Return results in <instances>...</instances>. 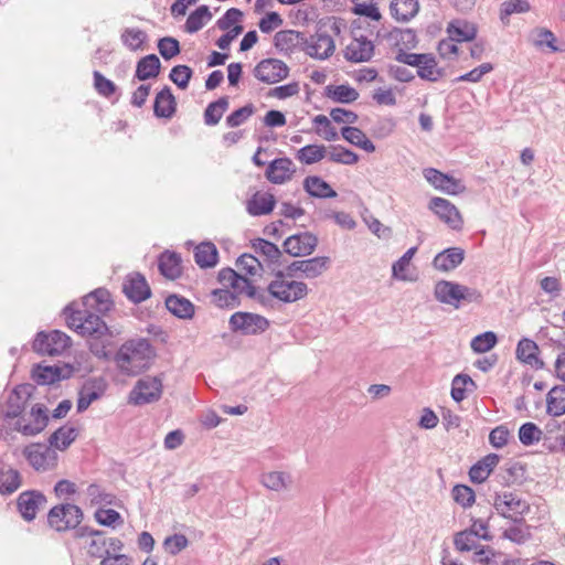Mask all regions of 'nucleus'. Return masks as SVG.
<instances>
[{"mask_svg": "<svg viewBox=\"0 0 565 565\" xmlns=\"http://www.w3.org/2000/svg\"><path fill=\"white\" fill-rule=\"evenodd\" d=\"M77 437V429L73 426L64 425L56 429L49 438V444L55 450H65Z\"/></svg>", "mask_w": 565, "mask_h": 565, "instance_id": "e433bc0d", "label": "nucleus"}, {"mask_svg": "<svg viewBox=\"0 0 565 565\" xmlns=\"http://www.w3.org/2000/svg\"><path fill=\"white\" fill-rule=\"evenodd\" d=\"M32 377L39 385L53 384L62 379L61 369L57 366L38 365L32 372Z\"/></svg>", "mask_w": 565, "mask_h": 565, "instance_id": "09e8293b", "label": "nucleus"}, {"mask_svg": "<svg viewBox=\"0 0 565 565\" xmlns=\"http://www.w3.org/2000/svg\"><path fill=\"white\" fill-rule=\"evenodd\" d=\"M342 137L355 147L366 152H374V143L365 136V134L356 127L345 126L341 129Z\"/></svg>", "mask_w": 565, "mask_h": 565, "instance_id": "a19ab883", "label": "nucleus"}, {"mask_svg": "<svg viewBox=\"0 0 565 565\" xmlns=\"http://www.w3.org/2000/svg\"><path fill=\"white\" fill-rule=\"evenodd\" d=\"M429 209L451 230L460 231L462 228L461 214L450 201L435 196L429 202Z\"/></svg>", "mask_w": 565, "mask_h": 565, "instance_id": "2eb2a0df", "label": "nucleus"}, {"mask_svg": "<svg viewBox=\"0 0 565 565\" xmlns=\"http://www.w3.org/2000/svg\"><path fill=\"white\" fill-rule=\"evenodd\" d=\"M46 502L45 495L36 490L21 492L17 500L18 510L25 521L35 519L38 510Z\"/></svg>", "mask_w": 565, "mask_h": 565, "instance_id": "6ab92c4d", "label": "nucleus"}, {"mask_svg": "<svg viewBox=\"0 0 565 565\" xmlns=\"http://www.w3.org/2000/svg\"><path fill=\"white\" fill-rule=\"evenodd\" d=\"M267 291L270 297L280 302L292 303L306 298L309 289L306 282L289 280L281 270H278L268 284Z\"/></svg>", "mask_w": 565, "mask_h": 565, "instance_id": "20e7f679", "label": "nucleus"}, {"mask_svg": "<svg viewBox=\"0 0 565 565\" xmlns=\"http://www.w3.org/2000/svg\"><path fill=\"white\" fill-rule=\"evenodd\" d=\"M479 539L468 529L458 532L454 537V545L460 552H469L479 547Z\"/></svg>", "mask_w": 565, "mask_h": 565, "instance_id": "6e6d98bb", "label": "nucleus"}, {"mask_svg": "<svg viewBox=\"0 0 565 565\" xmlns=\"http://www.w3.org/2000/svg\"><path fill=\"white\" fill-rule=\"evenodd\" d=\"M49 424L47 408L43 404H33L12 420L10 431H18L23 436H35L43 431Z\"/></svg>", "mask_w": 565, "mask_h": 565, "instance_id": "39448f33", "label": "nucleus"}, {"mask_svg": "<svg viewBox=\"0 0 565 565\" xmlns=\"http://www.w3.org/2000/svg\"><path fill=\"white\" fill-rule=\"evenodd\" d=\"M531 10V4L527 0H508L500 7V20L503 23L509 22V17L513 13H524Z\"/></svg>", "mask_w": 565, "mask_h": 565, "instance_id": "3c124183", "label": "nucleus"}, {"mask_svg": "<svg viewBox=\"0 0 565 565\" xmlns=\"http://www.w3.org/2000/svg\"><path fill=\"white\" fill-rule=\"evenodd\" d=\"M498 342L497 334L492 331H486L476 335L470 343V347L476 353H486L490 351Z\"/></svg>", "mask_w": 565, "mask_h": 565, "instance_id": "603ef678", "label": "nucleus"}, {"mask_svg": "<svg viewBox=\"0 0 565 565\" xmlns=\"http://www.w3.org/2000/svg\"><path fill=\"white\" fill-rule=\"evenodd\" d=\"M318 245V237L310 232L290 235L282 244L284 250L292 257L311 255Z\"/></svg>", "mask_w": 565, "mask_h": 565, "instance_id": "4468645a", "label": "nucleus"}, {"mask_svg": "<svg viewBox=\"0 0 565 565\" xmlns=\"http://www.w3.org/2000/svg\"><path fill=\"white\" fill-rule=\"evenodd\" d=\"M395 61L415 67L416 71H434L437 65L434 54L409 53L404 49H398Z\"/></svg>", "mask_w": 565, "mask_h": 565, "instance_id": "412c9836", "label": "nucleus"}, {"mask_svg": "<svg viewBox=\"0 0 565 565\" xmlns=\"http://www.w3.org/2000/svg\"><path fill=\"white\" fill-rule=\"evenodd\" d=\"M493 507L499 514L511 519L513 523H520L524 515L530 512V503L520 494L510 491L497 493L493 499Z\"/></svg>", "mask_w": 565, "mask_h": 565, "instance_id": "6e6552de", "label": "nucleus"}, {"mask_svg": "<svg viewBox=\"0 0 565 565\" xmlns=\"http://www.w3.org/2000/svg\"><path fill=\"white\" fill-rule=\"evenodd\" d=\"M122 292L134 303H140L151 296V289L140 273L127 275L122 284Z\"/></svg>", "mask_w": 565, "mask_h": 565, "instance_id": "dca6fc26", "label": "nucleus"}, {"mask_svg": "<svg viewBox=\"0 0 565 565\" xmlns=\"http://www.w3.org/2000/svg\"><path fill=\"white\" fill-rule=\"evenodd\" d=\"M465 259V250L460 247H450L438 253L433 265L440 271H449L457 268Z\"/></svg>", "mask_w": 565, "mask_h": 565, "instance_id": "b1692460", "label": "nucleus"}, {"mask_svg": "<svg viewBox=\"0 0 565 565\" xmlns=\"http://www.w3.org/2000/svg\"><path fill=\"white\" fill-rule=\"evenodd\" d=\"M434 295L439 302L456 309L473 302L479 303L482 300L478 289L448 280L438 281L435 285Z\"/></svg>", "mask_w": 565, "mask_h": 565, "instance_id": "7ed1b4c3", "label": "nucleus"}, {"mask_svg": "<svg viewBox=\"0 0 565 565\" xmlns=\"http://www.w3.org/2000/svg\"><path fill=\"white\" fill-rule=\"evenodd\" d=\"M454 500L463 508L471 507L476 495L473 490L465 484H457L452 489Z\"/></svg>", "mask_w": 565, "mask_h": 565, "instance_id": "69168bd1", "label": "nucleus"}, {"mask_svg": "<svg viewBox=\"0 0 565 565\" xmlns=\"http://www.w3.org/2000/svg\"><path fill=\"white\" fill-rule=\"evenodd\" d=\"M303 189L310 196L318 199H333L338 195L327 181L317 175L305 178Z\"/></svg>", "mask_w": 565, "mask_h": 565, "instance_id": "bb28decb", "label": "nucleus"}, {"mask_svg": "<svg viewBox=\"0 0 565 565\" xmlns=\"http://www.w3.org/2000/svg\"><path fill=\"white\" fill-rule=\"evenodd\" d=\"M89 351L98 359L109 360L111 356L113 335L108 331L87 339Z\"/></svg>", "mask_w": 565, "mask_h": 565, "instance_id": "c85d7f7f", "label": "nucleus"}, {"mask_svg": "<svg viewBox=\"0 0 565 565\" xmlns=\"http://www.w3.org/2000/svg\"><path fill=\"white\" fill-rule=\"evenodd\" d=\"M153 113L158 118H171L175 113V99L169 87L162 88L157 94Z\"/></svg>", "mask_w": 565, "mask_h": 565, "instance_id": "c756f323", "label": "nucleus"}, {"mask_svg": "<svg viewBox=\"0 0 565 565\" xmlns=\"http://www.w3.org/2000/svg\"><path fill=\"white\" fill-rule=\"evenodd\" d=\"M327 23L319 22L315 35L306 38L305 54L315 58L326 60L334 52L335 44L326 30Z\"/></svg>", "mask_w": 565, "mask_h": 565, "instance_id": "ddd939ff", "label": "nucleus"}, {"mask_svg": "<svg viewBox=\"0 0 565 565\" xmlns=\"http://www.w3.org/2000/svg\"><path fill=\"white\" fill-rule=\"evenodd\" d=\"M212 17L213 14L210 11V8L202 4L189 14L184 29L188 33H196L212 19Z\"/></svg>", "mask_w": 565, "mask_h": 565, "instance_id": "4c0bfd02", "label": "nucleus"}, {"mask_svg": "<svg viewBox=\"0 0 565 565\" xmlns=\"http://www.w3.org/2000/svg\"><path fill=\"white\" fill-rule=\"evenodd\" d=\"M154 356L156 351L150 341L137 338L122 343L114 361L121 373L135 376L147 370Z\"/></svg>", "mask_w": 565, "mask_h": 565, "instance_id": "f03ea898", "label": "nucleus"}, {"mask_svg": "<svg viewBox=\"0 0 565 565\" xmlns=\"http://www.w3.org/2000/svg\"><path fill=\"white\" fill-rule=\"evenodd\" d=\"M103 393L104 388L95 382L85 383L78 393L77 413L86 411L93 402L102 397Z\"/></svg>", "mask_w": 565, "mask_h": 565, "instance_id": "c9c22d12", "label": "nucleus"}, {"mask_svg": "<svg viewBox=\"0 0 565 565\" xmlns=\"http://www.w3.org/2000/svg\"><path fill=\"white\" fill-rule=\"evenodd\" d=\"M233 292L237 295H246L248 298L262 300L263 295H259L257 288L250 280L238 274L237 281L231 287Z\"/></svg>", "mask_w": 565, "mask_h": 565, "instance_id": "052dcab7", "label": "nucleus"}, {"mask_svg": "<svg viewBox=\"0 0 565 565\" xmlns=\"http://www.w3.org/2000/svg\"><path fill=\"white\" fill-rule=\"evenodd\" d=\"M533 42L540 49L547 47L551 52L559 51V49L555 45L556 38L554 33L547 29H539L535 32Z\"/></svg>", "mask_w": 565, "mask_h": 565, "instance_id": "338daca9", "label": "nucleus"}, {"mask_svg": "<svg viewBox=\"0 0 565 565\" xmlns=\"http://www.w3.org/2000/svg\"><path fill=\"white\" fill-rule=\"evenodd\" d=\"M71 343V338L63 331H40L33 341V350L43 355L56 356L63 354Z\"/></svg>", "mask_w": 565, "mask_h": 565, "instance_id": "9d476101", "label": "nucleus"}, {"mask_svg": "<svg viewBox=\"0 0 565 565\" xmlns=\"http://www.w3.org/2000/svg\"><path fill=\"white\" fill-rule=\"evenodd\" d=\"M546 411L551 416L565 414V386H554L546 396Z\"/></svg>", "mask_w": 565, "mask_h": 565, "instance_id": "79ce46f5", "label": "nucleus"}, {"mask_svg": "<svg viewBox=\"0 0 565 565\" xmlns=\"http://www.w3.org/2000/svg\"><path fill=\"white\" fill-rule=\"evenodd\" d=\"M276 205V199L267 192H256L246 203V210L252 216L269 214Z\"/></svg>", "mask_w": 565, "mask_h": 565, "instance_id": "393cba45", "label": "nucleus"}, {"mask_svg": "<svg viewBox=\"0 0 565 565\" xmlns=\"http://www.w3.org/2000/svg\"><path fill=\"white\" fill-rule=\"evenodd\" d=\"M212 296L213 301L220 308H235L239 305L237 295L227 289L214 290Z\"/></svg>", "mask_w": 565, "mask_h": 565, "instance_id": "0e129e2a", "label": "nucleus"}, {"mask_svg": "<svg viewBox=\"0 0 565 565\" xmlns=\"http://www.w3.org/2000/svg\"><path fill=\"white\" fill-rule=\"evenodd\" d=\"M374 51L373 42L365 35H354L353 41L345 47L344 56L348 61L360 63L371 58Z\"/></svg>", "mask_w": 565, "mask_h": 565, "instance_id": "aec40b11", "label": "nucleus"}, {"mask_svg": "<svg viewBox=\"0 0 565 565\" xmlns=\"http://www.w3.org/2000/svg\"><path fill=\"white\" fill-rule=\"evenodd\" d=\"M404 93V88L397 85H388L381 86L374 89L372 94L373 100L377 105H385L388 107H394L397 105V95H402Z\"/></svg>", "mask_w": 565, "mask_h": 565, "instance_id": "37998d69", "label": "nucleus"}, {"mask_svg": "<svg viewBox=\"0 0 565 565\" xmlns=\"http://www.w3.org/2000/svg\"><path fill=\"white\" fill-rule=\"evenodd\" d=\"M379 1L380 0H369V2H355V6L352 8V12L356 15L380 22L382 14L377 8Z\"/></svg>", "mask_w": 565, "mask_h": 565, "instance_id": "864d4df0", "label": "nucleus"}, {"mask_svg": "<svg viewBox=\"0 0 565 565\" xmlns=\"http://www.w3.org/2000/svg\"><path fill=\"white\" fill-rule=\"evenodd\" d=\"M423 174L427 182H429L435 189L447 194L455 195L461 193L465 189L460 181L435 168L424 169Z\"/></svg>", "mask_w": 565, "mask_h": 565, "instance_id": "a211bd4d", "label": "nucleus"}, {"mask_svg": "<svg viewBox=\"0 0 565 565\" xmlns=\"http://www.w3.org/2000/svg\"><path fill=\"white\" fill-rule=\"evenodd\" d=\"M162 381L158 376L139 379L129 393V403L136 406L151 404L161 398Z\"/></svg>", "mask_w": 565, "mask_h": 565, "instance_id": "9b49d317", "label": "nucleus"}, {"mask_svg": "<svg viewBox=\"0 0 565 565\" xmlns=\"http://www.w3.org/2000/svg\"><path fill=\"white\" fill-rule=\"evenodd\" d=\"M324 95L337 103L350 104L359 98L356 89L350 85H328L324 89Z\"/></svg>", "mask_w": 565, "mask_h": 565, "instance_id": "58836bf2", "label": "nucleus"}, {"mask_svg": "<svg viewBox=\"0 0 565 565\" xmlns=\"http://www.w3.org/2000/svg\"><path fill=\"white\" fill-rule=\"evenodd\" d=\"M230 329L243 335H257L264 333L270 326L269 320L258 313L237 311L228 320Z\"/></svg>", "mask_w": 565, "mask_h": 565, "instance_id": "1a4fd4ad", "label": "nucleus"}, {"mask_svg": "<svg viewBox=\"0 0 565 565\" xmlns=\"http://www.w3.org/2000/svg\"><path fill=\"white\" fill-rule=\"evenodd\" d=\"M121 40L125 45L136 51L141 49L147 40V33L140 29H126L121 34Z\"/></svg>", "mask_w": 565, "mask_h": 565, "instance_id": "680f3d73", "label": "nucleus"}, {"mask_svg": "<svg viewBox=\"0 0 565 565\" xmlns=\"http://www.w3.org/2000/svg\"><path fill=\"white\" fill-rule=\"evenodd\" d=\"M254 114L252 104L245 105L226 117V125L231 128L243 125Z\"/></svg>", "mask_w": 565, "mask_h": 565, "instance_id": "774afa93", "label": "nucleus"}, {"mask_svg": "<svg viewBox=\"0 0 565 565\" xmlns=\"http://www.w3.org/2000/svg\"><path fill=\"white\" fill-rule=\"evenodd\" d=\"M294 173V162L287 157L273 160L266 169V178L275 184H282L290 180Z\"/></svg>", "mask_w": 565, "mask_h": 565, "instance_id": "4be33fe9", "label": "nucleus"}, {"mask_svg": "<svg viewBox=\"0 0 565 565\" xmlns=\"http://www.w3.org/2000/svg\"><path fill=\"white\" fill-rule=\"evenodd\" d=\"M166 308L179 319H191L194 316V305L182 296L167 297Z\"/></svg>", "mask_w": 565, "mask_h": 565, "instance_id": "2f4dec72", "label": "nucleus"}, {"mask_svg": "<svg viewBox=\"0 0 565 565\" xmlns=\"http://www.w3.org/2000/svg\"><path fill=\"white\" fill-rule=\"evenodd\" d=\"M303 278L313 279L321 276L328 270L330 265V258L327 256H317L308 259H303Z\"/></svg>", "mask_w": 565, "mask_h": 565, "instance_id": "c03bdc74", "label": "nucleus"}, {"mask_svg": "<svg viewBox=\"0 0 565 565\" xmlns=\"http://www.w3.org/2000/svg\"><path fill=\"white\" fill-rule=\"evenodd\" d=\"M21 486V476L18 470L0 461V493L11 494Z\"/></svg>", "mask_w": 565, "mask_h": 565, "instance_id": "f704fd0d", "label": "nucleus"}, {"mask_svg": "<svg viewBox=\"0 0 565 565\" xmlns=\"http://www.w3.org/2000/svg\"><path fill=\"white\" fill-rule=\"evenodd\" d=\"M328 156L331 161L348 166L354 164L359 160L355 152L339 145L331 147Z\"/></svg>", "mask_w": 565, "mask_h": 565, "instance_id": "4d7b16f0", "label": "nucleus"}, {"mask_svg": "<svg viewBox=\"0 0 565 565\" xmlns=\"http://www.w3.org/2000/svg\"><path fill=\"white\" fill-rule=\"evenodd\" d=\"M515 354L519 361L529 364L535 370L544 367V362L539 358V347L531 339H521L516 345Z\"/></svg>", "mask_w": 565, "mask_h": 565, "instance_id": "5701e85b", "label": "nucleus"}, {"mask_svg": "<svg viewBox=\"0 0 565 565\" xmlns=\"http://www.w3.org/2000/svg\"><path fill=\"white\" fill-rule=\"evenodd\" d=\"M327 154L326 147L323 145H307L300 148L296 158L305 164H313L322 160Z\"/></svg>", "mask_w": 565, "mask_h": 565, "instance_id": "49530a36", "label": "nucleus"}, {"mask_svg": "<svg viewBox=\"0 0 565 565\" xmlns=\"http://www.w3.org/2000/svg\"><path fill=\"white\" fill-rule=\"evenodd\" d=\"M34 386L30 383L17 385L9 394L1 407V417L4 426L11 427L12 420L30 407V398Z\"/></svg>", "mask_w": 565, "mask_h": 565, "instance_id": "423d86ee", "label": "nucleus"}, {"mask_svg": "<svg viewBox=\"0 0 565 565\" xmlns=\"http://www.w3.org/2000/svg\"><path fill=\"white\" fill-rule=\"evenodd\" d=\"M477 388V384L468 374H457L451 382L450 395L452 399L460 403L466 398L467 392H473Z\"/></svg>", "mask_w": 565, "mask_h": 565, "instance_id": "ea45409f", "label": "nucleus"}, {"mask_svg": "<svg viewBox=\"0 0 565 565\" xmlns=\"http://www.w3.org/2000/svg\"><path fill=\"white\" fill-rule=\"evenodd\" d=\"M289 476L281 471L266 472L260 476V483L269 490L281 491L287 488Z\"/></svg>", "mask_w": 565, "mask_h": 565, "instance_id": "8fccbe9b", "label": "nucleus"}, {"mask_svg": "<svg viewBox=\"0 0 565 565\" xmlns=\"http://www.w3.org/2000/svg\"><path fill=\"white\" fill-rule=\"evenodd\" d=\"M503 537L514 543L522 544L530 537L529 526L524 524V520L520 523H514L504 530Z\"/></svg>", "mask_w": 565, "mask_h": 565, "instance_id": "e2e57ef3", "label": "nucleus"}, {"mask_svg": "<svg viewBox=\"0 0 565 565\" xmlns=\"http://www.w3.org/2000/svg\"><path fill=\"white\" fill-rule=\"evenodd\" d=\"M391 15L399 22H408L419 11L418 0H392L390 4Z\"/></svg>", "mask_w": 565, "mask_h": 565, "instance_id": "cd10ccee", "label": "nucleus"}, {"mask_svg": "<svg viewBox=\"0 0 565 565\" xmlns=\"http://www.w3.org/2000/svg\"><path fill=\"white\" fill-rule=\"evenodd\" d=\"M542 435L543 431L534 423H525L519 429V439L524 446L540 441Z\"/></svg>", "mask_w": 565, "mask_h": 565, "instance_id": "bf43d9fd", "label": "nucleus"}, {"mask_svg": "<svg viewBox=\"0 0 565 565\" xmlns=\"http://www.w3.org/2000/svg\"><path fill=\"white\" fill-rule=\"evenodd\" d=\"M387 38L394 40L396 45H401L404 50H412L417 45V35L413 29L393 28L387 33Z\"/></svg>", "mask_w": 565, "mask_h": 565, "instance_id": "a18cd8bd", "label": "nucleus"}, {"mask_svg": "<svg viewBox=\"0 0 565 565\" xmlns=\"http://www.w3.org/2000/svg\"><path fill=\"white\" fill-rule=\"evenodd\" d=\"M253 248L257 254L263 255L270 264H279L281 250L276 244L264 238H257L253 242Z\"/></svg>", "mask_w": 565, "mask_h": 565, "instance_id": "de8ad7c7", "label": "nucleus"}, {"mask_svg": "<svg viewBox=\"0 0 565 565\" xmlns=\"http://www.w3.org/2000/svg\"><path fill=\"white\" fill-rule=\"evenodd\" d=\"M450 38L457 42H470L477 35V26L466 20H454L447 26Z\"/></svg>", "mask_w": 565, "mask_h": 565, "instance_id": "7c9ffc66", "label": "nucleus"}, {"mask_svg": "<svg viewBox=\"0 0 565 565\" xmlns=\"http://www.w3.org/2000/svg\"><path fill=\"white\" fill-rule=\"evenodd\" d=\"M158 51L163 60L168 61L181 52L180 42L172 36H164L158 40Z\"/></svg>", "mask_w": 565, "mask_h": 565, "instance_id": "13d9d810", "label": "nucleus"}, {"mask_svg": "<svg viewBox=\"0 0 565 565\" xmlns=\"http://www.w3.org/2000/svg\"><path fill=\"white\" fill-rule=\"evenodd\" d=\"M417 252V247L408 248L403 256H401L392 266L393 277L398 280H407L406 270L411 264L412 258Z\"/></svg>", "mask_w": 565, "mask_h": 565, "instance_id": "5fc2aeb1", "label": "nucleus"}, {"mask_svg": "<svg viewBox=\"0 0 565 565\" xmlns=\"http://www.w3.org/2000/svg\"><path fill=\"white\" fill-rule=\"evenodd\" d=\"M159 270L169 278L175 279L181 275V257L175 252H163L159 257Z\"/></svg>", "mask_w": 565, "mask_h": 565, "instance_id": "473e14b6", "label": "nucleus"}, {"mask_svg": "<svg viewBox=\"0 0 565 565\" xmlns=\"http://www.w3.org/2000/svg\"><path fill=\"white\" fill-rule=\"evenodd\" d=\"M23 455L36 471H47L57 465V452L50 444H31L23 449Z\"/></svg>", "mask_w": 565, "mask_h": 565, "instance_id": "f8f14e48", "label": "nucleus"}, {"mask_svg": "<svg viewBox=\"0 0 565 565\" xmlns=\"http://www.w3.org/2000/svg\"><path fill=\"white\" fill-rule=\"evenodd\" d=\"M500 456L489 454L476 462L469 470L470 480L475 483H482L488 479L493 468L499 463Z\"/></svg>", "mask_w": 565, "mask_h": 565, "instance_id": "a878e982", "label": "nucleus"}, {"mask_svg": "<svg viewBox=\"0 0 565 565\" xmlns=\"http://www.w3.org/2000/svg\"><path fill=\"white\" fill-rule=\"evenodd\" d=\"M194 259L199 267L211 268L217 264L218 252L211 242H203L195 247Z\"/></svg>", "mask_w": 565, "mask_h": 565, "instance_id": "72a5a7b5", "label": "nucleus"}, {"mask_svg": "<svg viewBox=\"0 0 565 565\" xmlns=\"http://www.w3.org/2000/svg\"><path fill=\"white\" fill-rule=\"evenodd\" d=\"M113 308L110 294L105 288H97L83 298L81 305L72 302L63 309L67 327L82 337H94L108 331L100 316Z\"/></svg>", "mask_w": 565, "mask_h": 565, "instance_id": "f257e3e1", "label": "nucleus"}, {"mask_svg": "<svg viewBox=\"0 0 565 565\" xmlns=\"http://www.w3.org/2000/svg\"><path fill=\"white\" fill-rule=\"evenodd\" d=\"M274 45L285 54L297 51L305 53L306 35L296 30H281L274 35Z\"/></svg>", "mask_w": 565, "mask_h": 565, "instance_id": "f3484780", "label": "nucleus"}, {"mask_svg": "<svg viewBox=\"0 0 565 565\" xmlns=\"http://www.w3.org/2000/svg\"><path fill=\"white\" fill-rule=\"evenodd\" d=\"M84 513L73 503H62L53 507L47 513L50 527L57 532H66L77 529L82 523Z\"/></svg>", "mask_w": 565, "mask_h": 565, "instance_id": "0eeeda50", "label": "nucleus"}]
</instances>
